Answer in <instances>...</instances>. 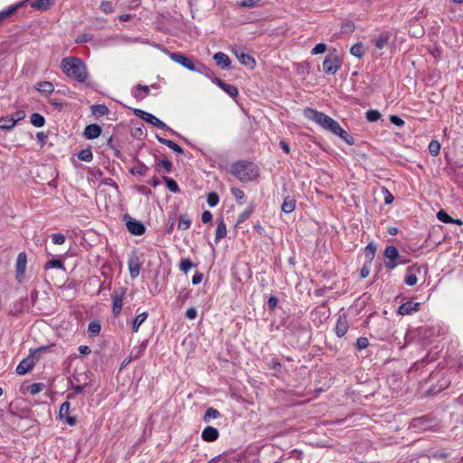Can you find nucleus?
Wrapping results in <instances>:
<instances>
[{
    "label": "nucleus",
    "instance_id": "cd10ccee",
    "mask_svg": "<svg viewBox=\"0 0 463 463\" xmlns=\"http://www.w3.org/2000/svg\"><path fill=\"white\" fill-rule=\"evenodd\" d=\"M21 4L13 5L8 6L5 10L0 11V24L10 15L14 14L17 9L21 6Z\"/></svg>",
    "mask_w": 463,
    "mask_h": 463
},
{
    "label": "nucleus",
    "instance_id": "37998d69",
    "mask_svg": "<svg viewBox=\"0 0 463 463\" xmlns=\"http://www.w3.org/2000/svg\"><path fill=\"white\" fill-rule=\"evenodd\" d=\"M193 267V262L190 259H182L179 263V269L184 273H187L189 269Z\"/></svg>",
    "mask_w": 463,
    "mask_h": 463
},
{
    "label": "nucleus",
    "instance_id": "bf43d9fd",
    "mask_svg": "<svg viewBox=\"0 0 463 463\" xmlns=\"http://www.w3.org/2000/svg\"><path fill=\"white\" fill-rule=\"evenodd\" d=\"M232 194L239 202L241 201L245 196L244 192L239 188H232Z\"/></svg>",
    "mask_w": 463,
    "mask_h": 463
},
{
    "label": "nucleus",
    "instance_id": "6ab92c4d",
    "mask_svg": "<svg viewBox=\"0 0 463 463\" xmlns=\"http://www.w3.org/2000/svg\"><path fill=\"white\" fill-rule=\"evenodd\" d=\"M213 59L216 62V65L222 69H228L231 65V60L229 56L224 52H219L215 53Z\"/></svg>",
    "mask_w": 463,
    "mask_h": 463
},
{
    "label": "nucleus",
    "instance_id": "423d86ee",
    "mask_svg": "<svg viewBox=\"0 0 463 463\" xmlns=\"http://www.w3.org/2000/svg\"><path fill=\"white\" fill-rule=\"evenodd\" d=\"M127 293L125 288H118L112 292V312L115 317L118 316L123 306V298Z\"/></svg>",
    "mask_w": 463,
    "mask_h": 463
},
{
    "label": "nucleus",
    "instance_id": "4be33fe9",
    "mask_svg": "<svg viewBox=\"0 0 463 463\" xmlns=\"http://www.w3.org/2000/svg\"><path fill=\"white\" fill-rule=\"evenodd\" d=\"M91 113L94 117L99 118L109 113V109L103 104H95L90 107Z\"/></svg>",
    "mask_w": 463,
    "mask_h": 463
},
{
    "label": "nucleus",
    "instance_id": "13d9d810",
    "mask_svg": "<svg viewBox=\"0 0 463 463\" xmlns=\"http://www.w3.org/2000/svg\"><path fill=\"white\" fill-rule=\"evenodd\" d=\"M390 121L397 127H403L405 124V121L396 115H392L390 117Z\"/></svg>",
    "mask_w": 463,
    "mask_h": 463
},
{
    "label": "nucleus",
    "instance_id": "2eb2a0df",
    "mask_svg": "<svg viewBox=\"0 0 463 463\" xmlns=\"http://www.w3.org/2000/svg\"><path fill=\"white\" fill-rule=\"evenodd\" d=\"M34 366V360L33 357H26L23 359L16 367V373L19 375H24L30 372Z\"/></svg>",
    "mask_w": 463,
    "mask_h": 463
},
{
    "label": "nucleus",
    "instance_id": "7ed1b4c3",
    "mask_svg": "<svg viewBox=\"0 0 463 463\" xmlns=\"http://www.w3.org/2000/svg\"><path fill=\"white\" fill-rule=\"evenodd\" d=\"M231 173L241 182L247 183L259 176V167L252 162L241 160L231 165Z\"/></svg>",
    "mask_w": 463,
    "mask_h": 463
},
{
    "label": "nucleus",
    "instance_id": "1a4fd4ad",
    "mask_svg": "<svg viewBox=\"0 0 463 463\" xmlns=\"http://www.w3.org/2000/svg\"><path fill=\"white\" fill-rule=\"evenodd\" d=\"M128 267L131 279L138 277L141 268V261L138 254L136 251H132L128 260Z\"/></svg>",
    "mask_w": 463,
    "mask_h": 463
},
{
    "label": "nucleus",
    "instance_id": "9d476101",
    "mask_svg": "<svg viewBox=\"0 0 463 463\" xmlns=\"http://www.w3.org/2000/svg\"><path fill=\"white\" fill-rule=\"evenodd\" d=\"M170 58L173 61L182 65L189 71H195L196 62L179 52H171Z\"/></svg>",
    "mask_w": 463,
    "mask_h": 463
},
{
    "label": "nucleus",
    "instance_id": "4c0bfd02",
    "mask_svg": "<svg viewBox=\"0 0 463 463\" xmlns=\"http://www.w3.org/2000/svg\"><path fill=\"white\" fill-rule=\"evenodd\" d=\"M78 158L84 162H90L93 159L92 151L90 148L82 149L79 152Z\"/></svg>",
    "mask_w": 463,
    "mask_h": 463
},
{
    "label": "nucleus",
    "instance_id": "864d4df0",
    "mask_svg": "<svg viewBox=\"0 0 463 463\" xmlns=\"http://www.w3.org/2000/svg\"><path fill=\"white\" fill-rule=\"evenodd\" d=\"M382 193L384 196L385 204H391L394 200V197L391 192L386 187H382Z\"/></svg>",
    "mask_w": 463,
    "mask_h": 463
},
{
    "label": "nucleus",
    "instance_id": "79ce46f5",
    "mask_svg": "<svg viewBox=\"0 0 463 463\" xmlns=\"http://www.w3.org/2000/svg\"><path fill=\"white\" fill-rule=\"evenodd\" d=\"M218 417H220V412L216 409L209 408L206 410L203 419L205 421H209Z\"/></svg>",
    "mask_w": 463,
    "mask_h": 463
},
{
    "label": "nucleus",
    "instance_id": "4468645a",
    "mask_svg": "<svg viewBox=\"0 0 463 463\" xmlns=\"http://www.w3.org/2000/svg\"><path fill=\"white\" fill-rule=\"evenodd\" d=\"M420 306L419 302L407 301L401 305L397 309L399 316H410L413 314V311H417Z\"/></svg>",
    "mask_w": 463,
    "mask_h": 463
},
{
    "label": "nucleus",
    "instance_id": "8fccbe9b",
    "mask_svg": "<svg viewBox=\"0 0 463 463\" xmlns=\"http://www.w3.org/2000/svg\"><path fill=\"white\" fill-rule=\"evenodd\" d=\"M162 166L165 169L166 172L170 173L173 170V164L171 161L167 159H163L159 163H157L156 170L159 171L158 167Z\"/></svg>",
    "mask_w": 463,
    "mask_h": 463
},
{
    "label": "nucleus",
    "instance_id": "0e129e2a",
    "mask_svg": "<svg viewBox=\"0 0 463 463\" xmlns=\"http://www.w3.org/2000/svg\"><path fill=\"white\" fill-rule=\"evenodd\" d=\"M213 219V215L211 213V212L209 211H203V213H202V222L203 223H208L212 221Z\"/></svg>",
    "mask_w": 463,
    "mask_h": 463
},
{
    "label": "nucleus",
    "instance_id": "58836bf2",
    "mask_svg": "<svg viewBox=\"0 0 463 463\" xmlns=\"http://www.w3.org/2000/svg\"><path fill=\"white\" fill-rule=\"evenodd\" d=\"M348 326L346 320H338L335 326V332L338 336H343L347 331Z\"/></svg>",
    "mask_w": 463,
    "mask_h": 463
},
{
    "label": "nucleus",
    "instance_id": "a19ab883",
    "mask_svg": "<svg viewBox=\"0 0 463 463\" xmlns=\"http://www.w3.org/2000/svg\"><path fill=\"white\" fill-rule=\"evenodd\" d=\"M45 388V384L43 383H34L31 385L28 386V392L32 394V395H35L39 392H41L42 391H43Z\"/></svg>",
    "mask_w": 463,
    "mask_h": 463
},
{
    "label": "nucleus",
    "instance_id": "aec40b11",
    "mask_svg": "<svg viewBox=\"0 0 463 463\" xmlns=\"http://www.w3.org/2000/svg\"><path fill=\"white\" fill-rule=\"evenodd\" d=\"M149 87L146 85L137 84L132 90V95L137 99H143L149 93Z\"/></svg>",
    "mask_w": 463,
    "mask_h": 463
},
{
    "label": "nucleus",
    "instance_id": "7c9ffc66",
    "mask_svg": "<svg viewBox=\"0 0 463 463\" xmlns=\"http://www.w3.org/2000/svg\"><path fill=\"white\" fill-rule=\"evenodd\" d=\"M376 245L370 242L364 248V256L368 263H371L375 256Z\"/></svg>",
    "mask_w": 463,
    "mask_h": 463
},
{
    "label": "nucleus",
    "instance_id": "603ef678",
    "mask_svg": "<svg viewBox=\"0 0 463 463\" xmlns=\"http://www.w3.org/2000/svg\"><path fill=\"white\" fill-rule=\"evenodd\" d=\"M62 269L63 265L61 260L52 259L45 264V269Z\"/></svg>",
    "mask_w": 463,
    "mask_h": 463
},
{
    "label": "nucleus",
    "instance_id": "09e8293b",
    "mask_svg": "<svg viewBox=\"0 0 463 463\" xmlns=\"http://www.w3.org/2000/svg\"><path fill=\"white\" fill-rule=\"evenodd\" d=\"M252 212H253L252 207H248L243 213H241L239 215L237 222L238 223H241V222H245L247 219L250 218V216L251 215Z\"/></svg>",
    "mask_w": 463,
    "mask_h": 463
},
{
    "label": "nucleus",
    "instance_id": "2f4dec72",
    "mask_svg": "<svg viewBox=\"0 0 463 463\" xmlns=\"http://www.w3.org/2000/svg\"><path fill=\"white\" fill-rule=\"evenodd\" d=\"M350 53L356 58L361 59L364 55V48L362 43L354 44L350 49Z\"/></svg>",
    "mask_w": 463,
    "mask_h": 463
},
{
    "label": "nucleus",
    "instance_id": "dca6fc26",
    "mask_svg": "<svg viewBox=\"0 0 463 463\" xmlns=\"http://www.w3.org/2000/svg\"><path fill=\"white\" fill-rule=\"evenodd\" d=\"M101 131V128L99 125L90 124L85 128L83 134L87 139H94L99 137Z\"/></svg>",
    "mask_w": 463,
    "mask_h": 463
},
{
    "label": "nucleus",
    "instance_id": "774afa93",
    "mask_svg": "<svg viewBox=\"0 0 463 463\" xmlns=\"http://www.w3.org/2000/svg\"><path fill=\"white\" fill-rule=\"evenodd\" d=\"M203 273L196 272V273L193 276V278H192V282H193V284H194V285H197V284L201 283V282H202V280H203Z\"/></svg>",
    "mask_w": 463,
    "mask_h": 463
},
{
    "label": "nucleus",
    "instance_id": "c756f323",
    "mask_svg": "<svg viewBox=\"0 0 463 463\" xmlns=\"http://www.w3.org/2000/svg\"><path fill=\"white\" fill-rule=\"evenodd\" d=\"M15 126V120L12 117L0 118V129L10 130Z\"/></svg>",
    "mask_w": 463,
    "mask_h": 463
},
{
    "label": "nucleus",
    "instance_id": "e433bc0d",
    "mask_svg": "<svg viewBox=\"0 0 463 463\" xmlns=\"http://www.w3.org/2000/svg\"><path fill=\"white\" fill-rule=\"evenodd\" d=\"M163 180L165 181V184H166L167 188H168L172 193L176 194V193H178V192L180 191V189H179V186H178L177 183H176L174 179H172V178H170V177H168V176L164 175V176H163Z\"/></svg>",
    "mask_w": 463,
    "mask_h": 463
},
{
    "label": "nucleus",
    "instance_id": "412c9836",
    "mask_svg": "<svg viewBox=\"0 0 463 463\" xmlns=\"http://www.w3.org/2000/svg\"><path fill=\"white\" fill-rule=\"evenodd\" d=\"M54 4V0H36L31 4V6L36 10L47 11Z\"/></svg>",
    "mask_w": 463,
    "mask_h": 463
},
{
    "label": "nucleus",
    "instance_id": "338daca9",
    "mask_svg": "<svg viewBox=\"0 0 463 463\" xmlns=\"http://www.w3.org/2000/svg\"><path fill=\"white\" fill-rule=\"evenodd\" d=\"M11 117L14 118V120H15V124H16L18 121H20V120L24 118L25 113L24 111H22V110H19V111H16Z\"/></svg>",
    "mask_w": 463,
    "mask_h": 463
},
{
    "label": "nucleus",
    "instance_id": "b1692460",
    "mask_svg": "<svg viewBox=\"0 0 463 463\" xmlns=\"http://www.w3.org/2000/svg\"><path fill=\"white\" fill-rule=\"evenodd\" d=\"M390 37H391V35H390V33H388V32L380 33L376 37L375 43H374L376 48L379 50L383 49L388 44Z\"/></svg>",
    "mask_w": 463,
    "mask_h": 463
},
{
    "label": "nucleus",
    "instance_id": "ea45409f",
    "mask_svg": "<svg viewBox=\"0 0 463 463\" xmlns=\"http://www.w3.org/2000/svg\"><path fill=\"white\" fill-rule=\"evenodd\" d=\"M381 117L382 115L377 109H369L365 113V118L369 122H376Z\"/></svg>",
    "mask_w": 463,
    "mask_h": 463
},
{
    "label": "nucleus",
    "instance_id": "4d7b16f0",
    "mask_svg": "<svg viewBox=\"0 0 463 463\" xmlns=\"http://www.w3.org/2000/svg\"><path fill=\"white\" fill-rule=\"evenodd\" d=\"M369 345V341L366 337H359L356 342V346L359 350L365 349Z\"/></svg>",
    "mask_w": 463,
    "mask_h": 463
},
{
    "label": "nucleus",
    "instance_id": "a18cd8bd",
    "mask_svg": "<svg viewBox=\"0 0 463 463\" xmlns=\"http://www.w3.org/2000/svg\"><path fill=\"white\" fill-rule=\"evenodd\" d=\"M429 151L432 156H438L440 151V144L437 140H432L429 144Z\"/></svg>",
    "mask_w": 463,
    "mask_h": 463
},
{
    "label": "nucleus",
    "instance_id": "680f3d73",
    "mask_svg": "<svg viewBox=\"0 0 463 463\" xmlns=\"http://www.w3.org/2000/svg\"><path fill=\"white\" fill-rule=\"evenodd\" d=\"M278 298L275 296H270L267 302V307L270 310L274 309L277 307Z\"/></svg>",
    "mask_w": 463,
    "mask_h": 463
},
{
    "label": "nucleus",
    "instance_id": "20e7f679",
    "mask_svg": "<svg viewBox=\"0 0 463 463\" xmlns=\"http://www.w3.org/2000/svg\"><path fill=\"white\" fill-rule=\"evenodd\" d=\"M323 71L329 75H335L342 66V60L335 49L326 56L323 61Z\"/></svg>",
    "mask_w": 463,
    "mask_h": 463
},
{
    "label": "nucleus",
    "instance_id": "de8ad7c7",
    "mask_svg": "<svg viewBox=\"0 0 463 463\" xmlns=\"http://www.w3.org/2000/svg\"><path fill=\"white\" fill-rule=\"evenodd\" d=\"M219 195L214 192L209 193L207 195V203L211 207L216 206L219 203Z\"/></svg>",
    "mask_w": 463,
    "mask_h": 463
},
{
    "label": "nucleus",
    "instance_id": "e2e57ef3",
    "mask_svg": "<svg viewBox=\"0 0 463 463\" xmlns=\"http://www.w3.org/2000/svg\"><path fill=\"white\" fill-rule=\"evenodd\" d=\"M49 102L57 110H61L63 108V102L56 99H50Z\"/></svg>",
    "mask_w": 463,
    "mask_h": 463
},
{
    "label": "nucleus",
    "instance_id": "a878e982",
    "mask_svg": "<svg viewBox=\"0 0 463 463\" xmlns=\"http://www.w3.org/2000/svg\"><path fill=\"white\" fill-rule=\"evenodd\" d=\"M149 168L143 162L137 161L136 165L130 169V173L133 175H146Z\"/></svg>",
    "mask_w": 463,
    "mask_h": 463
},
{
    "label": "nucleus",
    "instance_id": "f03ea898",
    "mask_svg": "<svg viewBox=\"0 0 463 463\" xmlns=\"http://www.w3.org/2000/svg\"><path fill=\"white\" fill-rule=\"evenodd\" d=\"M61 67L66 76L73 78L79 82H85L88 78L86 66L79 58H64L61 60Z\"/></svg>",
    "mask_w": 463,
    "mask_h": 463
},
{
    "label": "nucleus",
    "instance_id": "69168bd1",
    "mask_svg": "<svg viewBox=\"0 0 463 463\" xmlns=\"http://www.w3.org/2000/svg\"><path fill=\"white\" fill-rule=\"evenodd\" d=\"M36 139L41 144V146H43L46 143L47 136L43 132H39L36 134Z\"/></svg>",
    "mask_w": 463,
    "mask_h": 463
},
{
    "label": "nucleus",
    "instance_id": "c03bdc74",
    "mask_svg": "<svg viewBox=\"0 0 463 463\" xmlns=\"http://www.w3.org/2000/svg\"><path fill=\"white\" fill-rule=\"evenodd\" d=\"M437 218L444 223L454 222V219L443 210L438 212Z\"/></svg>",
    "mask_w": 463,
    "mask_h": 463
},
{
    "label": "nucleus",
    "instance_id": "393cba45",
    "mask_svg": "<svg viewBox=\"0 0 463 463\" xmlns=\"http://www.w3.org/2000/svg\"><path fill=\"white\" fill-rule=\"evenodd\" d=\"M227 234L226 224L222 218L218 220L217 228L215 230V241L218 242L221 239L224 238Z\"/></svg>",
    "mask_w": 463,
    "mask_h": 463
},
{
    "label": "nucleus",
    "instance_id": "6e6d98bb",
    "mask_svg": "<svg viewBox=\"0 0 463 463\" xmlns=\"http://www.w3.org/2000/svg\"><path fill=\"white\" fill-rule=\"evenodd\" d=\"M52 242L56 245H61L65 242V236L61 233L52 234Z\"/></svg>",
    "mask_w": 463,
    "mask_h": 463
},
{
    "label": "nucleus",
    "instance_id": "473e14b6",
    "mask_svg": "<svg viewBox=\"0 0 463 463\" xmlns=\"http://www.w3.org/2000/svg\"><path fill=\"white\" fill-rule=\"evenodd\" d=\"M31 123L37 128L43 127L45 124V118L39 113H33L31 115Z\"/></svg>",
    "mask_w": 463,
    "mask_h": 463
},
{
    "label": "nucleus",
    "instance_id": "c9c22d12",
    "mask_svg": "<svg viewBox=\"0 0 463 463\" xmlns=\"http://www.w3.org/2000/svg\"><path fill=\"white\" fill-rule=\"evenodd\" d=\"M101 326L99 320H92L88 327V332L90 336H95L100 332Z\"/></svg>",
    "mask_w": 463,
    "mask_h": 463
},
{
    "label": "nucleus",
    "instance_id": "9b49d317",
    "mask_svg": "<svg viewBox=\"0 0 463 463\" xmlns=\"http://www.w3.org/2000/svg\"><path fill=\"white\" fill-rule=\"evenodd\" d=\"M421 272V267L419 265H412L407 269L404 282L407 286L412 287L417 284V274Z\"/></svg>",
    "mask_w": 463,
    "mask_h": 463
},
{
    "label": "nucleus",
    "instance_id": "39448f33",
    "mask_svg": "<svg viewBox=\"0 0 463 463\" xmlns=\"http://www.w3.org/2000/svg\"><path fill=\"white\" fill-rule=\"evenodd\" d=\"M134 114L137 117L140 118L141 119L145 120L146 122L158 128L173 131L165 123H164L162 120H160L159 118H157L156 116L149 112L144 111L140 109H135Z\"/></svg>",
    "mask_w": 463,
    "mask_h": 463
},
{
    "label": "nucleus",
    "instance_id": "f8f14e48",
    "mask_svg": "<svg viewBox=\"0 0 463 463\" xmlns=\"http://www.w3.org/2000/svg\"><path fill=\"white\" fill-rule=\"evenodd\" d=\"M212 81L214 84H216L219 88H221L230 97L235 98L238 96L239 90L236 86L228 84L219 78H213V79H212Z\"/></svg>",
    "mask_w": 463,
    "mask_h": 463
},
{
    "label": "nucleus",
    "instance_id": "052dcab7",
    "mask_svg": "<svg viewBox=\"0 0 463 463\" xmlns=\"http://www.w3.org/2000/svg\"><path fill=\"white\" fill-rule=\"evenodd\" d=\"M260 0H239V5L243 7H253Z\"/></svg>",
    "mask_w": 463,
    "mask_h": 463
},
{
    "label": "nucleus",
    "instance_id": "6e6552de",
    "mask_svg": "<svg viewBox=\"0 0 463 463\" xmlns=\"http://www.w3.org/2000/svg\"><path fill=\"white\" fill-rule=\"evenodd\" d=\"M383 255L385 259L388 260V261L385 262L386 269L388 270L395 269L398 265L397 260L400 258V254L396 247L392 245L387 246L384 250Z\"/></svg>",
    "mask_w": 463,
    "mask_h": 463
},
{
    "label": "nucleus",
    "instance_id": "0eeeda50",
    "mask_svg": "<svg viewBox=\"0 0 463 463\" xmlns=\"http://www.w3.org/2000/svg\"><path fill=\"white\" fill-rule=\"evenodd\" d=\"M123 219L126 222L128 231L131 234L139 236L146 232V227L141 222L133 219L128 214H125Z\"/></svg>",
    "mask_w": 463,
    "mask_h": 463
},
{
    "label": "nucleus",
    "instance_id": "3c124183",
    "mask_svg": "<svg viewBox=\"0 0 463 463\" xmlns=\"http://www.w3.org/2000/svg\"><path fill=\"white\" fill-rule=\"evenodd\" d=\"M326 51V44L324 43H317L312 50L311 54L317 55L324 53Z\"/></svg>",
    "mask_w": 463,
    "mask_h": 463
},
{
    "label": "nucleus",
    "instance_id": "5fc2aeb1",
    "mask_svg": "<svg viewBox=\"0 0 463 463\" xmlns=\"http://www.w3.org/2000/svg\"><path fill=\"white\" fill-rule=\"evenodd\" d=\"M100 10L105 14H110L113 12V5L109 1H102L100 4Z\"/></svg>",
    "mask_w": 463,
    "mask_h": 463
},
{
    "label": "nucleus",
    "instance_id": "ddd939ff",
    "mask_svg": "<svg viewBox=\"0 0 463 463\" xmlns=\"http://www.w3.org/2000/svg\"><path fill=\"white\" fill-rule=\"evenodd\" d=\"M27 264V257L24 252H20L16 259L15 272L18 280L24 277Z\"/></svg>",
    "mask_w": 463,
    "mask_h": 463
},
{
    "label": "nucleus",
    "instance_id": "72a5a7b5",
    "mask_svg": "<svg viewBox=\"0 0 463 463\" xmlns=\"http://www.w3.org/2000/svg\"><path fill=\"white\" fill-rule=\"evenodd\" d=\"M37 90L40 92L51 94L54 90L53 84L50 81H42L38 84Z\"/></svg>",
    "mask_w": 463,
    "mask_h": 463
},
{
    "label": "nucleus",
    "instance_id": "f3484780",
    "mask_svg": "<svg viewBox=\"0 0 463 463\" xmlns=\"http://www.w3.org/2000/svg\"><path fill=\"white\" fill-rule=\"evenodd\" d=\"M218 430L212 426L206 427L202 432V439L207 442L215 441L218 439Z\"/></svg>",
    "mask_w": 463,
    "mask_h": 463
},
{
    "label": "nucleus",
    "instance_id": "49530a36",
    "mask_svg": "<svg viewBox=\"0 0 463 463\" xmlns=\"http://www.w3.org/2000/svg\"><path fill=\"white\" fill-rule=\"evenodd\" d=\"M70 407H71V404L69 402H64L63 403H61L60 410H59V417L61 419H64L65 417H67L69 415Z\"/></svg>",
    "mask_w": 463,
    "mask_h": 463
},
{
    "label": "nucleus",
    "instance_id": "a211bd4d",
    "mask_svg": "<svg viewBox=\"0 0 463 463\" xmlns=\"http://www.w3.org/2000/svg\"><path fill=\"white\" fill-rule=\"evenodd\" d=\"M235 55L237 56L240 62L246 67L250 69H253L255 67V60L250 54L237 51L235 52Z\"/></svg>",
    "mask_w": 463,
    "mask_h": 463
},
{
    "label": "nucleus",
    "instance_id": "5701e85b",
    "mask_svg": "<svg viewBox=\"0 0 463 463\" xmlns=\"http://www.w3.org/2000/svg\"><path fill=\"white\" fill-rule=\"evenodd\" d=\"M156 139L158 140L159 143L165 145L167 147L174 150L175 152L178 154H184V149L174 141L163 138L159 136H156Z\"/></svg>",
    "mask_w": 463,
    "mask_h": 463
},
{
    "label": "nucleus",
    "instance_id": "bb28decb",
    "mask_svg": "<svg viewBox=\"0 0 463 463\" xmlns=\"http://www.w3.org/2000/svg\"><path fill=\"white\" fill-rule=\"evenodd\" d=\"M296 208V201L290 196H287L284 199V202L281 206L282 212L285 213H292Z\"/></svg>",
    "mask_w": 463,
    "mask_h": 463
},
{
    "label": "nucleus",
    "instance_id": "c85d7f7f",
    "mask_svg": "<svg viewBox=\"0 0 463 463\" xmlns=\"http://www.w3.org/2000/svg\"><path fill=\"white\" fill-rule=\"evenodd\" d=\"M195 72L203 74L205 77L209 78L211 80H212V79L216 78L214 76L213 71L210 68L206 67L205 65H203V63L198 62V61L196 62Z\"/></svg>",
    "mask_w": 463,
    "mask_h": 463
},
{
    "label": "nucleus",
    "instance_id": "f704fd0d",
    "mask_svg": "<svg viewBox=\"0 0 463 463\" xmlns=\"http://www.w3.org/2000/svg\"><path fill=\"white\" fill-rule=\"evenodd\" d=\"M191 223L189 217L186 214H182L179 216L177 227L179 230H187L190 228Z\"/></svg>",
    "mask_w": 463,
    "mask_h": 463
},
{
    "label": "nucleus",
    "instance_id": "f257e3e1",
    "mask_svg": "<svg viewBox=\"0 0 463 463\" xmlns=\"http://www.w3.org/2000/svg\"><path fill=\"white\" fill-rule=\"evenodd\" d=\"M304 115L307 118L316 122L324 129L330 131L335 136L341 137L348 145L354 144V137L348 134L337 121L326 115L323 112L317 111L311 108H307L304 110Z\"/></svg>",
    "mask_w": 463,
    "mask_h": 463
}]
</instances>
